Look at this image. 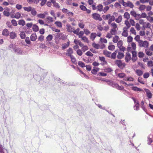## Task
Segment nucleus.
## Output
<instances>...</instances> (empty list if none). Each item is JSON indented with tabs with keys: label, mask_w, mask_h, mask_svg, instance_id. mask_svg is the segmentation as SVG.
I'll use <instances>...</instances> for the list:
<instances>
[{
	"label": "nucleus",
	"mask_w": 153,
	"mask_h": 153,
	"mask_svg": "<svg viewBox=\"0 0 153 153\" xmlns=\"http://www.w3.org/2000/svg\"><path fill=\"white\" fill-rule=\"evenodd\" d=\"M77 54L79 56H81L82 55L83 53L82 50L80 49H78L76 51Z\"/></svg>",
	"instance_id": "nucleus-51"
},
{
	"label": "nucleus",
	"mask_w": 153,
	"mask_h": 153,
	"mask_svg": "<svg viewBox=\"0 0 153 153\" xmlns=\"http://www.w3.org/2000/svg\"><path fill=\"white\" fill-rule=\"evenodd\" d=\"M119 48V49L118 50H120V52H124L126 50V48L123 46H122V47H121L120 48Z\"/></svg>",
	"instance_id": "nucleus-54"
},
{
	"label": "nucleus",
	"mask_w": 153,
	"mask_h": 153,
	"mask_svg": "<svg viewBox=\"0 0 153 153\" xmlns=\"http://www.w3.org/2000/svg\"><path fill=\"white\" fill-rule=\"evenodd\" d=\"M131 32L134 35H136V32L134 27H131L130 30Z\"/></svg>",
	"instance_id": "nucleus-64"
},
{
	"label": "nucleus",
	"mask_w": 153,
	"mask_h": 153,
	"mask_svg": "<svg viewBox=\"0 0 153 153\" xmlns=\"http://www.w3.org/2000/svg\"><path fill=\"white\" fill-rule=\"evenodd\" d=\"M147 65L148 67L153 66V62L152 61H149L148 62Z\"/></svg>",
	"instance_id": "nucleus-56"
},
{
	"label": "nucleus",
	"mask_w": 153,
	"mask_h": 153,
	"mask_svg": "<svg viewBox=\"0 0 153 153\" xmlns=\"http://www.w3.org/2000/svg\"><path fill=\"white\" fill-rule=\"evenodd\" d=\"M122 16H118V18L115 20V21L118 23L120 22L122 20Z\"/></svg>",
	"instance_id": "nucleus-36"
},
{
	"label": "nucleus",
	"mask_w": 153,
	"mask_h": 153,
	"mask_svg": "<svg viewBox=\"0 0 153 153\" xmlns=\"http://www.w3.org/2000/svg\"><path fill=\"white\" fill-rule=\"evenodd\" d=\"M111 53L110 52L108 51H104V54L106 56L108 57H110L111 56Z\"/></svg>",
	"instance_id": "nucleus-37"
},
{
	"label": "nucleus",
	"mask_w": 153,
	"mask_h": 153,
	"mask_svg": "<svg viewBox=\"0 0 153 153\" xmlns=\"http://www.w3.org/2000/svg\"><path fill=\"white\" fill-rule=\"evenodd\" d=\"M66 28L67 31L69 32H72L73 31L75 28L74 27H72L71 25H66Z\"/></svg>",
	"instance_id": "nucleus-10"
},
{
	"label": "nucleus",
	"mask_w": 153,
	"mask_h": 153,
	"mask_svg": "<svg viewBox=\"0 0 153 153\" xmlns=\"http://www.w3.org/2000/svg\"><path fill=\"white\" fill-rule=\"evenodd\" d=\"M92 17L93 19L96 21H102V18L101 17L100 15L97 13H93L92 15Z\"/></svg>",
	"instance_id": "nucleus-3"
},
{
	"label": "nucleus",
	"mask_w": 153,
	"mask_h": 153,
	"mask_svg": "<svg viewBox=\"0 0 153 153\" xmlns=\"http://www.w3.org/2000/svg\"><path fill=\"white\" fill-rule=\"evenodd\" d=\"M21 14L19 12H17L15 14V18L19 19L21 17Z\"/></svg>",
	"instance_id": "nucleus-42"
},
{
	"label": "nucleus",
	"mask_w": 153,
	"mask_h": 153,
	"mask_svg": "<svg viewBox=\"0 0 153 153\" xmlns=\"http://www.w3.org/2000/svg\"><path fill=\"white\" fill-rule=\"evenodd\" d=\"M127 4L128 5L127 7H128L131 8H132L134 7V5L130 1H128Z\"/></svg>",
	"instance_id": "nucleus-43"
},
{
	"label": "nucleus",
	"mask_w": 153,
	"mask_h": 153,
	"mask_svg": "<svg viewBox=\"0 0 153 153\" xmlns=\"http://www.w3.org/2000/svg\"><path fill=\"white\" fill-rule=\"evenodd\" d=\"M82 39L85 42H86V43H88V38L86 37V36H83L82 37Z\"/></svg>",
	"instance_id": "nucleus-50"
},
{
	"label": "nucleus",
	"mask_w": 153,
	"mask_h": 153,
	"mask_svg": "<svg viewBox=\"0 0 153 153\" xmlns=\"http://www.w3.org/2000/svg\"><path fill=\"white\" fill-rule=\"evenodd\" d=\"M70 44V42L69 41L67 42V43H65L62 45V48L63 50L65 49L68 47Z\"/></svg>",
	"instance_id": "nucleus-15"
},
{
	"label": "nucleus",
	"mask_w": 153,
	"mask_h": 153,
	"mask_svg": "<svg viewBox=\"0 0 153 153\" xmlns=\"http://www.w3.org/2000/svg\"><path fill=\"white\" fill-rule=\"evenodd\" d=\"M37 16L38 17L42 19L44 18L45 17L44 14L43 13H40L38 14L37 15Z\"/></svg>",
	"instance_id": "nucleus-60"
},
{
	"label": "nucleus",
	"mask_w": 153,
	"mask_h": 153,
	"mask_svg": "<svg viewBox=\"0 0 153 153\" xmlns=\"http://www.w3.org/2000/svg\"><path fill=\"white\" fill-rule=\"evenodd\" d=\"M97 36V34L96 33H92L90 36V39L94 41L95 39Z\"/></svg>",
	"instance_id": "nucleus-23"
},
{
	"label": "nucleus",
	"mask_w": 153,
	"mask_h": 153,
	"mask_svg": "<svg viewBox=\"0 0 153 153\" xmlns=\"http://www.w3.org/2000/svg\"><path fill=\"white\" fill-rule=\"evenodd\" d=\"M39 27L36 24H34L33 26L32 29L34 32H37L39 30Z\"/></svg>",
	"instance_id": "nucleus-20"
},
{
	"label": "nucleus",
	"mask_w": 153,
	"mask_h": 153,
	"mask_svg": "<svg viewBox=\"0 0 153 153\" xmlns=\"http://www.w3.org/2000/svg\"><path fill=\"white\" fill-rule=\"evenodd\" d=\"M19 35L22 39H23L25 38L26 35L24 32H21L20 33Z\"/></svg>",
	"instance_id": "nucleus-46"
},
{
	"label": "nucleus",
	"mask_w": 153,
	"mask_h": 153,
	"mask_svg": "<svg viewBox=\"0 0 153 153\" xmlns=\"http://www.w3.org/2000/svg\"><path fill=\"white\" fill-rule=\"evenodd\" d=\"M55 24L59 27H61L62 26V24L60 22L56 21L55 22Z\"/></svg>",
	"instance_id": "nucleus-31"
},
{
	"label": "nucleus",
	"mask_w": 153,
	"mask_h": 153,
	"mask_svg": "<svg viewBox=\"0 0 153 153\" xmlns=\"http://www.w3.org/2000/svg\"><path fill=\"white\" fill-rule=\"evenodd\" d=\"M59 37V34L58 33L57 34V35L56 36L55 38V40L56 41V44H58V38Z\"/></svg>",
	"instance_id": "nucleus-61"
},
{
	"label": "nucleus",
	"mask_w": 153,
	"mask_h": 153,
	"mask_svg": "<svg viewBox=\"0 0 153 153\" xmlns=\"http://www.w3.org/2000/svg\"><path fill=\"white\" fill-rule=\"evenodd\" d=\"M126 75L123 73H120L118 74V76L120 78H123Z\"/></svg>",
	"instance_id": "nucleus-57"
},
{
	"label": "nucleus",
	"mask_w": 153,
	"mask_h": 153,
	"mask_svg": "<svg viewBox=\"0 0 153 153\" xmlns=\"http://www.w3.org/2000/svg\"><path fill=\"white\" fill-rule=\"evenodd\" d=\"M4 15L6 16H8L10 15V13L8 11H6V10H4L3 12Z\"/></svg>",
	"instance_id": "nucleus-58"
},
{
	"label": "nucleus",
	"mask_w": 153,
	"mask_h": 153,
	"mask_svg": "<svg viewBox=\"0 0 153 153\" xmlns=\"http://www.w3.org/2000/svg\"><path fill=\"white\" fill-rule=\"evenodd\" d=\"M23 8L25 10L29 12L31 10L32 7L30 6H29L28 7H24Z\"/></svg>",
	"instance_id": "nucleus-32"
},
{
	"label": "nucleus",
	"mask_w": 153,
	"mask_h": 153,
	"mask_svg": "<svg viewBox=\"0 0 153 153\" xmlns=\"http://www.w3.org/2000/svg\"><path fill=\"white\" fill-rule=\"evenodd\" d=\"M2 34L4 36H7L9 34V32L7 29H5L2 31Z\"/></svg>",
	"instance_id": "nucleus-11"
},
{
	"label": "nucleus",
	"mask_w": 153,
	"mask_h": 153,
	"mask_svg": "<svg viewBox=\"0 0 153 153\" xmlns=\"http://www.w3.org/2000/svg\"><path fill=\"white\" fill-rule=\"evenodd\" d=\"M124 17L128 20L130 18V14L128 12H126L124 13Z\"/></svg>",
	"instance_id": "nucleus-38"
},
{
	"label": "nucleus",
	"mask_w": 153,
	"mask_h": 153,
	"mask_svg": "<svg viewBox=\"0 0 153 153\" xmlns=\"http://www.w3.org/2000/svg\"><path fill=\"white\" fill-rule=\"evenodd\" d=\"M131 89L134 91H141L143 90L141 89L138 88L136 86L132 87Z\"/></svg>",
	"instance_id": "nucleus-24"
},
{
	"label": "nucleus",
	"mask_w": 153,
	"mask_h": 153,
	"mask_svg": "<svg viewBox=\"0 0 153 153\" xmlns=\"http://www.w3.org/2000/svg\"><path fill=\"white\" fill-rule=\"evenodd\" d=\"M146 8V6L145 5L141 4L140 5L139 9L140 11L144 10Z\"/></svg>",
	"instance_id": "nucleus-33"
},
{
	"label": "nucleus",
	"mask_w": 153,
	"mask_h": 153,
	"mask_svg": "<svg viewBox=\"0 0 153 153\" xmlns=\"http://www.w3.org/2000/svg\"><path fill=\"white\" fill-rule=\"evenodd\" d=\"M78 64L82 68H84L85 66V63L81 61L78 62Z\"/></svg>",
	"instance_id": "nucleus-39"
},
{
	"label": "nucleus",
	"mask_w": 153,
	"mask_h": 153,
	"mask_svg": "<svg viewBox=\"0 0 153 153\" xmlns=\"http://www.w3.org/2000/svg\"><path fill=\"white\" fill-rule=\"evenodd\" d=\"M88 49V48L87 46L84 45L83 46L82 48V51L84 52L85 51L87 50Z\"/></svg>",
	"instance_id": "nucleus-52"
},
{
	"label": "nucleus",
	"mask_w": 153,
	"mask_h": 153,
	"mask_svg": "<svg viewBox=\"0 0 153 153\" xmlns=\"http://www.w3.org/2000/svg\"><path fill=\"white\" fill-rule=\"evenodd\" d=\"M117 0H107V1H105L103 3V4L105 5H108L109 4H110L116 1Z\"/></svg>",
	"instance_id": "nucleus-17"
},
{
	"label": "nucleus",
	"mask_w": 153,
	"mask_h": 153,
	"mask_svg": "<svg viewBox=\"0 0 153 153\" xmlns=\"http://www.w3.org/2000/svg\"><path fill=\"white\" fill-rule=\"evenodd\" d=\"M110 16V14H108L106 15H103L102 16V18L104 20H106L109 19V18Z\"/></svg>",
	"instance_id": "nucleus-40"
},
{
	"label": "nucleus",
	"mask_w": 153,
	"mask_h": 153,
	"mask_svg": "<svg viewBox=\"0 0 153 153\" xmlns=\"http://www.w3.org/2000/svg\"><path fill=\"white\" fill-rule=\"evenodd\" d=\"M51 29L53 31H54L55 32H56L57 33H59L60 31V30H59L58 29H57L56 28L54 27H51Z\"/></svg>",
	"instance_id": "nucleus-63"
},
{
	"label": "nucleus",
	"mask_w": 153,
	"mask_h": 153,
	"mask_svg": "<svg viewBox=\"0 0 153 153\" xmlns=\"http://www.w3.org/2000/svg\"><path fill=\"white\" fill-rule=\"evenodd\" d=\"M117 46L118 48H120L123 45V42L122 40H120L117 42Z\"/></svg>",
	"instance_id": "nucleus-48"
},
{
	"label": "nucleus",
	"mask_w": 153,
	"mask_h": 153,
	"mask_svg": "<svg viewBox=\"0 0 153 153\" xmlns=\"http://www.w3.org/2000/svg\"><path fill=\"white\" fill-rule=\"evenodd\" d=\"M25 41L26 43L28 44H30L31 43V42L28 37H26L25 39Z\"/></svg>",
	"instance_id": "nucleus-62"
},
{
	"label": "nucleus",
	"mask_w": 153,
	"mask_h": 153,
	"mask_svg": "<svg viewBox=\"0 0 153 153\" xmlns=\"http://www.w3.org/2000/svg\"><path fill=\"white\" fill-rule=\"evenodd\" d=\"M46 19L48 21V22L50 23L54 21L53 18L50 16H48L46 18Z\"/></svg>",
	"instance_id": "nucleus-29"
},
{
	"label": "nucleus",
	"mask_w": 153,
	"mask_h": 153,
	"mask_svg": "<svg viewBox=\"0 0 153 153\" xmlns=\"http://www.w3.org/2000/svg\"><path fill=\"white\" fill-rule=\"evenodd\" d=\"M100 60L102 62L100 65H104L107 64V61L105 60V58L104 57L100 56L99 57Z\"/></svg>",
	"instance_id": "nucleus-5"
},
{
	"label": "nucleus",
	"mask_w": 153,
	"mask_h": 153,
	"mask_svg": "<svg viewBox=\"0 0 153 153\" xmlns=\"http://www.w3.org/2000/svg\"><path fill=\"white\" fill-rule=\"evenodd\" d=\"M111 85L113 87L116 88H117V87L118 86V84L116 83H114L112 82H111Z\"/></svg>",
	"instance_id": "nucleus-55"
},
{
	"label": "nucleus",
	"mask_w": 153,
	"mask_h": 153,
	"mask_svg": "<svg viewBox=\"0 0 153 153\" xmlns=\"http://www.w3.org/2000/svg\"><path fill=\"white\" fill-rule=\"evenodd\" d=\"M144 90L146 93L147 97L148 98H151L152 97V94L150 90L149 89L146 88H145Z\"/></svg>",
	"instance_id": "nucleus-6"
},
{
	"label": "nucleus",
	"mask_w": 153,
	"mask_h": 153,
	"mask_svg": "<svg viewBox=\"0 0 153 153\" xmlns=\"http://www.w3.org/2000/svg\"><path fill=\"white\" fill-rule=\"evenodd\" d=\"M37 38V36L36 33H33L30 37V39L32 41H35Z\"/></svg>",
	"instance_id": "nucleus-9"
},
{
	"label": "nucleus",
	"mask_w": 153,
	"mask_h": 153,
	"mask_svg": "<svg viewBox=\"0 0 153 153\" xmlns=\"http://www.w3.org/2000/svg\"><path fill=\"white\" fill-rule=\"evenodd\" d=\"M115 46L113 45H109L108 47V49L110 51H113L115 49Z\"/></svg>",
	"instance_id": "nucleus-49"
},
{
	"label": "nucleus",
	"mask_w": 153,
	"mask_h": 153,
	"mask_svg": "<svg viewBox=\"0 0 153 153\" xmlns=\"http://www.w3.org/2000/svg\"><path fill=\"white\" fill-rule=\"evenodd\" d=\"M14 51L16 54H22L23 53L22 50L19 48H16Z\"/></svg>",
	"instance_id": "nucleus-13"
},
{
	"label": "nucleus",
	"mask_w": 153,
	"mask_h": 153,
	"mask_svg": "<svg viewBox=\"0 0 153 153\" xmlns=\"http://www.w3.org/2000/svg\"><path fill=\"white\" fill-rule=\"evenodd\" d=\"M115 52H117V57L118 59H121L124 56L123 52H120L118 49L115 50Z\"/></svg>",
	"instance_id": "nucleus-4"
},
{
	"label": "nucleus",
	"mask_w": 153,
	"mask_h": 153,
	"mask_svg": "<svg viewBox=\"0 0 153 153\" xmlns=\"http://www.w3.org/2000/svg\"><path fill=\"white\" fill-rule=\"evenodd\" d=\"M132 56L131 58V59L133 62H135L137 59V53L135 51H132Z\"/></svg>",
	"instance_id": "nucleus-7"
},
{
	"label": "nucleus",
	"mask_w": 153,
	"mask_h": 153,
	"mask_svg": "<svg viewBox=\"0 0 153 153\" xmlns=\"http://www.w3.org/2000/svg\"><path fill=\"white\" fill-rule=\"evenodd\" d=\"M93 46L96 49L100 48V45L98 44L94 43L92 44Z\"/></svg>",
	"instance_id": "nucleus-44"
},
{
	"label": "nucleus",
	"mask_w": 153,
	"mask_h": 153,
	"mask_svg": "<svg viewBox=\"0 0 153 153\" xmlns=\"http://www.w3.org/2000/svg\"><path fill=\"white\" fill-rule=\"evenodd\" d=\"M10 36L11 39H13L16 37V35L15 33L11 32L10 34Z\"/></svg>",
	"instance_id": "nucleus-21"
},
{
	"label": "nucleus",
	"mask_w": 153,
	"mask_h": 153,
	"mask_svg": "<svg viewBox=\"0 0 153 153\" xmlns=\"http://www.w3.org/2000/svg\"><path fill=\"white\" fill-rule=\"evenodd\" d=\"M99 70V68L97 67H94L93 69L91 71V73L94 74H96L97 72Z\"/></svg>",
	"instance_id": "nucleus-18"
},
{
	"label": "nucleus",
	"mask_w": 153,
	"mask_h": 153,
	"mask_svg": "<svg viewBox=\"0 0 153 153\" xmlns=\"http://www.w3.org/2000/svg\"><path fill=\"white\" fill-rule=\"evenodd\" d=\"M11 23L13 25L15 26H17L18 25L15 19H13L12 20Z\"/></svg>",
	"instance_id": "nucleus-53"
},
{
	"label": "nucleus",
	"mask_w": 153,
	"mask_h": 153,
	"mask_svg": "<svg viewBox=\"0 0 153 153\" xmlns=\"http://www.w3.org/2000/svg\"><path fill=\"white\" fill-rule=\"evenodd\" d=\"M148 139L147 140L148 143L147 144L148 145H151V143L153 142V140L152 138L150 137L149 136H148L147 137Z\"/></svg>",
	"instance_id": "nucleus-30"
},
{
	"label": "nucleus",
	"mask_w": 153,
	"mask_h": 153,
	"mask_svg": "<svg viewBox=\"0 0 153 153\" xmlns=\"http://www.w3.org/2000/svg\"><path fill=\"white\" fill-rule=\"evenodd\" d=\"M119 39V37L117 36H115L113 37V42L114 43H117L118 42V40Z\"/></svg>",
	"instance_id": "nucleus-27"
},
{
	"label": "nucleus",
	"mask_w": 153,
	"mask_h": 153,
	"mask_svg": "<svg viewBox=\"0 0 153 153\" xmlns=\"http://www.w3.org/2000/svg\"><path fill=\"white\" fill-rule=\"evenodd\" d=\"M30 11L31 14L33 16H35L36 15L37 12L35 8H32Z\"/></svg>",
	"instance_id": "nucleus-28"
},
{
	"label": "nucleus",
	"mask_w": 153,
	"mask_h": 153,
	"mask_svg": "<svg viewBox=\"0 0 153 153\" xmlns=\"http://www.w3.org/2000/svg\"><path fill=\"white\" fill-rule=\"evenodd\" d=\"M150 51L151 50L148 48L146 49L145 52L146 54L149 56H152L153 54V53L151 51Z\"/></svg>",
	"instance_id": "nucleus-16"
},
{
	"label": "nucleus",
	"mask_w": 153,
	"mask_h": 153,
	"mask_svg": "<svg viewBox=\"0 0 153 153\" xmlns=\"http://www.w3.org/2000/svg\"><path fill=\"white\" fill-rule=\"evenodd\" d=\"M139 104L138 101L134 103V108L135 110H138L139 109Z\"/></svg>",
	"instance_id": "nucleus-14"
},
{
	"label": "nucleus",
	"mask_w": 153,
	"mask_h": 153,
	"mask_svg": "<svg viewBox=\"0 0 153 153\" xmlns=\"http://www.w3.org/2000/svg\"><path fill=\"white\" fill-rule=\"evenodd\" d=\"M136 72L138 76L142 75L143 74V71L139 70H137L136 71Z\"/></svg>",
	"instance_id": "nucleus-41"
},
{
	"label": "nucleus",
	"mask_w": 153,
	"mask_h": 153,
	"mask_svg": "<svg viewBox=\"0 0 153 153\" xmlns=\"http://www.w3.org/2000/svg\"><path fill=\"white\" fill-rule=\"evenodd\" d=\"M0 152L1 153H7V150L5 149H3L2 146L0 145Z\"/></svg>",
	"instance_id": "nucleus-26"
},
{
	"label": "nucleus",
	"mask_w": 153,
	"mask_h": 153,
	"mask_svg": "<svg viewBox=\"0 0 153 153\" xmlns=\"http://www.w3.org/2000/svg\"><path fill=\"white\" fill-rule=\"evenodd\" d=\"M103 6L101 4H100L97 6V9L99 11H103Z\"/></svg>",
	"instance_id": "nucleus-19"
},
{
	"label": "nucleus",
	"mask_w": 153,
	"mask_h": 153,
	"mask_svg": "<svg viewBox=\"0 0 153 153\" xmlns=\"http://www.w3.org/2000/svg\"><path fill=\"white\" fill-rule=\"evenodd\" d=\"M131 59V54L128 52H127L126 54L125 59L126 62H128Z\"/></svg>",
	"instance_id": "nucleus-8"
},
{
	"label": "nucleus",
	"mask_w": 153,
	"mask_h": 153,
	"mask_svg": "<svg viewBox=\"0 0 153 153\" xmlns=\"http://www.w3.org/2000/svg\"><path fill=\"white\" fill-rule=\"evenodd\" d=\"M67 53H66V55L69 56H72V54L73 53V51L71 48H69V49L67 50Z\"/></svg>",
	"instance_id": "nucleus-12"
},
{
	"label": "nucleus",
	"mask_w": 153,
	"mask_h": 153,
	"mask_svg": "<svg viewBox=\"0 0 153 153\" xmlns=\"http://www.w3.org/2000/svg\"><path fill=\"white\" fill-rule=\"evenodd\" d=\"M46 39L47 41H51L53 39V36L52 35L50 34L46 37Z\"/></svg>",
	"instance_id": "nucleus-45"
},
{
	"label": "nucleus",
	"mask_w": 153,
	"mask_h": 153,
	"mask_svg": "<svg viewBox=\"0 0 153 153\" xmlns=\"http://www.w3.org/2000/svg\"><path fill=\"white\" fill-rule=\"evenodd\" d=\"M125 79V80L131 82L133 81L134 78L131 76H128L126 77Z\"/></svg>",
	"instance_id": "nucleus-34"
},
{
	"label": "nucleus",
	"mask_w": 153,
	"mask_h": 153,
	"mask_svg": "<svg viewBox=\"0 0 153 153\" xmlns=\"http://www.w3.org/2000/svg\"><path fill=\"white\" fill-rule=\"evenodd\" d=\"M25 22L24 20H20L18 21V24L19 25L24 26L25 25Z\"/></svg>",
	"instance_id": "nucleus-25"
},
{
	"label": "nucleus",
	"mask_w": 153,
	"mask_h": 153,
	"mask_svg": "<svg viewBox=\"0 0 153 153\" xmlns=\"http://www.w3.org/2000/svg\"><path fill=\"white\" fill-rule=\"evenodd\" d=\"M139 46L140 47L147 48L149 46V42L146 41H143L142 40H139L138 43Z\"/></svg>",
	"instance_id": "nucleus-2"
},
{
	"label": "nucleus",
	"mask_w": 153,
	"mask_h": 153,
	"mask_svg": "<svg viewBox=\"0 0 153 153\" xmlns=\"http://www.w3.org/2000/svg\"><path fill=\"white\" fill-rule=\"evenodd\" d=\"M116 64L121 69H123L126 66V64L124 62H123L121 60H117L115 61Z\"/></svg>",
	"instance_id": "nucleus-1"
},
{
	"label": "nucleus",
	"mask_w": 153,
	"mask_h": 153,
	"mask_svg": "<svg viewBox=\"0 0 153 153\" xmlns=\"http://www.w3.org/2000/svg\"><path fill=\"white\" fill-rule=\"evenodd\" d=\"M71 59V61L72 62L74 63L76 62V59L75 57L73 56H70Z\"/></svg>",
	"instance_id": "nucleus-59"
},
{
	"label": "nucleus",
	"mask_w": 153,
	"mask_h": 153,
	"mask_svg": "<svg viewBox=\"0 0 153 153\" xmlns=\"http://www.w3.org/2000/svg\"><path fill=\"white\" fill-rule=\"evenodd\" d=\"M117 53L115 52V51L112 53L111 54L110 57L112 59H115L116 58V56L117 55Z\"/></svg>",
	"instance_id": "nucleus-35"
},
{
	"label": "nucleus",
	"mask_w": 153,
	"mask_h": 153,
	"mask_svg": "<svg viewBox=\"0 0 153 153\" xmlns=\"http://www.w3.org/2000/svg\"><path fill=\"white\" fill-rule=\"evenodd\" d=\"M147 19L150 22H153V17L150 16H148L146 17Z\"/></svg>",
	"instance_id": "nucleus-47"
},
{
	"label": "nucleus",
	"mask_w": 153,
	"mask_h": 153,
	"mask_svg": "<svg viewBox=\"0 0 153 153\" xmlns=\"http://www.w3.org/2000/svg\"><path fill=\"white\" fill-rule=\"evenodd\" d=\"M110 33L112 35H115L117 33V30L116 29H111L110 31Z\"/></svg>",
	"instance_id": "nucleus-22"
}]
</instances>
